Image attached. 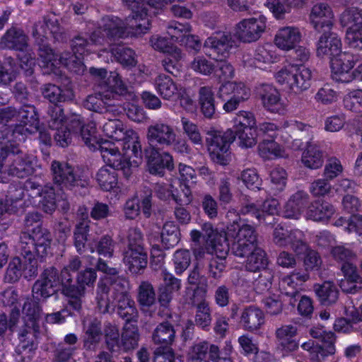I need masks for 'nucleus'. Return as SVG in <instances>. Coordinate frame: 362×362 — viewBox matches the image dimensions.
I'll use <instances>...</instances> for the list:
<instances>
[{
	"mask_svg": "<svg viewBox=\"0 0 362 362\" xmlns=\"http://www.w3.org/2000/svg\"><path fill=\"white\" fill-rule=\"evenodd\" d=\"M122 1L132 11L125 21L116 16H106L103 20V28L111 42L129 36H139L150 29V20L143 8L144 0Z\"/></svg>",
	"mask_w": 362,
	"mask_h": 362,
	"instance_id": "f257e3e1",
	"label": "nucleus"
},
{
	"mask_svg": "<svg viewBox=\"0 0 362 362\" xmlns=\"http://www.w3.org/2000/svg\"><path fill=\"white\" fill-rule=\"evenodd\" d=\"M40 298H28L25 300L22 313L24 325L18 334L19 344L16 348L18 362H30L37 349V338L40 334L42 308Z\"/></svg>",
	"mask_w": 362,
	"mask_h": 362,
	"instance_id": "f03ea898",
	"label": "nucleus"
},
{
	"mask_svg": "<svg viewBox=\"0 0 362 362\" xmlns=\"http://www.w3.org/2000/svg\"><path fill=\"white\" fill-rule=\"evenodd\" d=\"M108 81V88L102 93L88 95L83 101L84 107L97 112L119 114L122 109L120 102L123 99L130 100L133 94L117 73L111 72Z\"/></svg>",
	"mask_w": 362,
	"mask_h": 362,
	"instance_id": "7ed1b4c3",
	"label": "nucleus"
},
{
	"mask_svg": "<svg viewBox=\"0 0 362 362\" xmlns=\"http://www.w3.org/2000/svg\"><path fill=\"white\" fill-rule=\"evenodd\" d=\"M19 143L5 141L0 148V173L23 179L34 173V158L23 151Z\"/></svg>",
	"mask_w": 362,
	"mask_h": 362,
	"instance_id": "20e7f679",
	"label": "nucleus"
},
{
	"mask_svg": "<svg viewBox=\"0 0 362 362\" xmlns=\"http://www.w3.org/2000/svg\"><path fill=\"white\" fill-rule=\"evenodd\" d=\"M50 173L53 184L64 194L67 192L76 193L89 185L90 180L86 173L65 161L52 160Z\"/></svg>",
	"mask_w": 362,
	"mask_h": 362,
	"instance_id": "39448f33",
	"label": "nucleus"
},
{
	"mask_svg": "<svg viewBox=\"0 0 362 362\" xmlns=\"http://www.w3.org/2000/svg\"><path fill=\"white\" fill-rule=\"evenodd\" d=\"M18 112L19 123L3 128L0 137L2 141L22 142L39 129L40 119L35 106L23 105Z\"/></svg>",
	"mask_w": 362,
	"mask_h": 362,
	"instance_id": "423d86ee",
	"label": "nucleus"
},
{
	"mask_svg": "<svg viewBox=\"0 0 362 362\" xmlns=\"http://www.w3.org/2000/svg\"><path fill=\"white\" fill-rule=\"evenodd\" d=\"M52 236L47 229L37 227L32 229V233L22 232L20 235L18 249L23 258L45 257L50 249Z\"/></svg>",
	"mask_w": 362,
	"mask_h": 362,
	"instance_id": "0eeeda50",
	"label": "nucleus"
},
{
	"mask_svg": "<svg viewBox=\"0 0 362 362\" xmlns=\"http://www.w3.org/2000/svg\"><path fill=\"white\" fill-rule=\"evenodd\" d=\"M235 140L233 130L226 132L210 127L206 131V145L211 159L216 163L226 165L228 163L230 144Z\"/></svg>",
	"mask_w": 362,
	"mask_h": 362,
	"instance_id": "6e6552de",
	"label": "nucleus"
},
{
	"mask_svg": "<svg viewBox=\"0 0 362 362\" xmlns=\"http://www.w3.org/2000/svg\"><path fill=\"white\" fill-rule=\"evenodd\" d=\"M280 84H286L295 93H301L311 85L312 71L303 64H292L281 69L275 74Z\"/></svg>",
	"mask_w": 362,
	"mask_h": 362,
	"instance_id": "1a4fd4ad",
	"label": "nucleus"
},
{
	"mask_svg": "<svg viewBox=\"0 0 362 362\" xmlns=\"http://www.w3.org/2000/svg\"><path fill=\"white\" fill-rule=\"evenodd\" d=\"M228 236L233 238L230 240L231 252L237 257H245L252 249L258 247L257 233L255 228L249 224H244L238 227V232L232 231L227 228Z\"/></svg>",
	"mask_w": 362,
	"mask_h": 362,
	"instance_id": "9d476101",
	"label": "nucleus"
},
{
	"mask_svg": "<svg viewBox=\"0 0 362 362\" xmlns=\"http://www.w3.org/2000/svg\"><path fill=\"white\" fill-rule=\"evenodd\" d=\"M340 24L346 27V40L354 48H362V9H346L340 16Z\"/></svg>",
	"mask_w": 362,
	"mask_h": 362,
	"instance_id": "9b49d317",
	"label": "nucleus"
},
{
	"mask_svg": "<svg viewBox=\"0 0 362 362\" xmlns=\"http://www.w3.org/2000/svg\"><path fill=\"white\" fill-rule=\"evenodd\" d=\"M250 96V89L244 83L237 82L223 83L218 93V97L226 101L223 108L226 112L236 110L239 104L247 100Z\"/></svg>",
	"mask_w": 362,
	"mask_h": 362,
	"instance_id": "f8f14e48",
	"label": "nucleus"
},
{
	"mask_svg": "<svg viewBox=\"0 0 362 362\" xmlns=\"http://www.w3.org/2000/svg\"><path fill=\"white\" fill-rule=\"evenodd\" d=\"M177 135L173 126L161 121L153 122L147 127L146 139L149 147H171Z\"/></svg>",
	"mask_w": 362,
	"mask_h": 362,
	"instance_id": "ddd939ff",
	"label": "nucleus"
},
{
	"mask_svg": "<svg viewBox=\"0 0 362 362\" xmlns=\"http://www.w3.org/2000/svg\"><path fill=\"white\" fill-rule=\"evenodd\" d=\"M98 149L103 161L115 170H121L126 178L132 173V165L129 159L124 157L119 151L120 146H115L107 141L102 143Z\"/></svg>",
	"mask_w": 362,
	"mask_h": 362,
	"instance_id": "4468645a",
	"label": "nucleus"
},
{
	"mask_svg": "<svg viewBox=\"0 0 362 362\" xmlns=\"http://www.w3.org/2000/svg\"><path fill=\"white\" fill-rule=\"evenodd\" d=\"M206 52L215 60L227 58L235 47V41L229 33H217L208 37L204 45Z\"/></svg>",
	"mask_w": 362,
	"mask_h": 362,
	"instance_id": "2eb2a0df",
	"label": "nucleus"
},
{
	"mask_svg": "<svg viewBox=\"0 0 362 362\" xmlns=\"http://www.w3.org/2000/svg\"><path fill=\"white\" fill-rule=\"evenodd\" d=\"M59 285L58 270L54 267L46 268L41 274L40 277L33 286V296L43 300L57 293V287Z\"/></svg>",
	"mask_w": 362,
	"mask_h": 362,
	"instance_id": "dca6fc26",
	"label": "nucleus"
},
{
	"mask_svg": "<svg viewBox=\"0 0 362 362\" xmlns=\"http://www.w3.org/2000/svg\"><path fill=\"white\" fill-rule=\"evenodd\" d=\"M360 61L358 54L341 52L332 59L330 66L332 78L337 82L349 83L351 81L350 70Z\"/></svg>",
	"mask_w": 362,
	"mask_h": 362,
	"instance_id": "f3484780",
	"label": "nucleus"
},
{
	"mask_svg": "<svg viewBox=\"0 0 362 362\" xmlns=\"http://www.w3.org/2000/svg\"><path fill=\"white\" fill-rule=\"evenodd\" d=\"M148 169L151 174L163 176L165 170L174 168L173 158L168 152L161 151L160 148H151L145 150Z\"/></svg>",
	"mask_w": 362,
	"mask_h": 362,
	"instance_id": "a211bd4d",
	"label": "nucleus"
},
{
	"mask_svg": "<svg viewBox=\"0 0 362 362\" xmlns=\"http://www.w3.org/2000/svg\"><path fill=\"white\" fill-rule=\"evenodd\" d=\"M266 28V18L260 16L257 18L244 19L236 25L235 34L243 42H252L261 37Z\"/></svg>",
	"mask_w": 362,
	"mask_h": 362,
	"instance_id": "6ab92c4d",
	"label": "nucleus"
},
{
	"mask_svg": "<svg viewBox=\"0 0 362 362\" xmlns=\"http://www.w3.org/2000/svg\"><path fill=\"white\" fill-rule=\"evenodd\" d=\"M97 274L95 269L87 268L81 271L76 276L74 300H69V305L76 311L82 308L83 298L86 295V286H93L96 281Z\"/></svg>",
	"mask_w": 362,
	"mask_h": 362,
	"instance_id": "aec40b11",
	"label": "nucleus"
},
{
	"mask_svg": "<svg viewBox=\"0 0 362 362\" xmlns=\"http://www.w3.org/2000/svg\"><path fill=\"white\" fill-rule=\"evenodd\" d=\"M341 42L337 34L325 30L317 45L318 57H327L330 62L332 59L340 54Z\"/></svg>",
	"mask_w": 362,
	"mask_h": 362,
	"instance_id": "412c9836",
	"label": "nucleus"
},
{
	"mask_svg": "<svg viewBox=\"0 0 362 362\" xmlns=\"http://www.w3.org/2000/svg\"><path fill=\"white\" fill-rule=\"evenodd\" d=\"M310 20L317 31L320 32L326 28L329 30L334 23V13L327 4L318 3L312 8Z\"/></svg>",
	"mask_w": 362,
	"mask_h": 362,
	"instance_id": "4be33fe9",
	"label": "nucleus"
},
{
	"mask_svg": "<svg viewBox=\"0 0 362 362\" xmlns=\"http://www.w3.org/2000/svg\"><path fill=\"white\" fill-rule=\"evenodd\" d=\"M263 106L269 112L283 115L286 106L281 100L279 91L272 85L264 84L258 90Z\"/></svg>",
	"mask_w": 362,
	"mask_h": 362,
	"instance_id": "5701e85b",
	"label": "nucleus"
},
{
	"mask_svg": "<svg viewBox=\"0 0 362 362\" xmlns=\"http://www.w3.org/2000/svg\"><path fill=\"white\" fill-rule=\"evenodd\" d=\"M163 284L159 287L158 300L160 305L168 308L175 293L181 288V280L166 271L162 272Z\"/></svg>",
	"mask_w": 362,
	"mask_h": 362,
	"instance_id": "b1692460",
	"label": "nucleus"
},
{
	"mask_svg": "<svg viewBox=\"0 0 362 362\" xmlns=\"http://www.w3.org/2000/svg\"><path fill=\"white\" fill-rule=\"evenodd\" d=\"M111 288L108 285L107 279H100L95 290V309L101 314L110 313L114 311L115 305L111 300Z\"/></svg>",
	"mask_w": 362,
	"mask_h": 362,
	"instance_id": "393cba45",
	"label": "nucleus"
},
{
	"mask_svg": "<svg viewBox=\"0 0 362 362\" xmlns=\"http://www.w3.org/2000/svg\"><path fill=\"white\" fill-rule=\"evenodd\" d=\"M0 46L1 48L23 52L29 47L28 37L22 30L11 28L1 37Z\"/></svg>",
	"mask_w": 362,
	"mask_h": 362,
	"instance_id": "a878e982",
	"label": "nucleus"
},
{
	"mask_svg": "<svg viewBox=\"0 0 362 362\" xmlns=\"http://www.w3.org/2000/svg\"><path fill=\"white\" fill-rule=\"evenodd\" d=\"M308 203L309 195L303 191H298L286 202L284 210V216L298 219Z\"/></svg>",
	"mask_w": 362,
	"mask_h": 362,
	"instance_id": "bb28decb",
	"label": "nucleus"
},
{
	"mask_svg": "<svg viewBox=\"0 0 362 362\" xmlns=\"http://www.w3.org/2000/svg\"><path fill=\"white\" fill-rule=\"evenodd\" d=\"M123 262L132 273L137 274L147 266V252L140 248L125 250L123 252Z\"/></svg>",
	"mask_w": 362,
	"mask_h": 362,
	"instance_id": "cd10ccee",
	"label": "nucleus"
},
{
	"mask_svg": "<svg viewBox=\"0 0 362 362\" xmlns=\"http://www.w3.org/2000/svg\"><path fill=\"white\" fill-rule=\"evenodd\" d=\"M309 279L306 272H293L290 275L284 276L279 281V288L286 296L295 298L298 295V286Z\"/></svg>",
	"mask_w": 362,
	"mask_h": 362,
	"instance_id": "c85d7f7f",
	"label": "nucleus"
},
{
	"mask_svg": "<svg viewBox=\"0 0 362 362\" xmlns=\"http://www.w3.org/2000/svg\"><path fill=\"white\" fill-rule=\"evenodd\" d=\"M341 271L344 275V279L340 284L341 289L346 293H356L361 288L362 283V278L358 274L356 267L353 264H343Z\"/></svg>",
	"mask_w": 362,
	"mask_h": 362,
	"instance_id": "c756f323",
	"label": "nucleus"
},
{
	"mask_svg": "<svg viewBox=\"0 0 362 362\" xmlns=\"http://www.w3.org/2000/svg\"><path fill=\"white\" fill-rule=\"evenodd\" d=\"M241 322L245 329L257 330L264 323V314L260 308L255 305L246 307L241 314Z\"/></svg>",
	"mask_w": 362,
	"mask_h": 362,
	"instance_id": "7c9ffc66",
	"label": "nucleus"
},
{
	"mask_svg": "<svg viewBox=\"0 0 362 362\" xmlns=\"http://www.w3.org/2000/svg\"><path fill=\"white\" fill-rule=\"evenodd\" d=\"M175 338V330L173 325L168 322L158 325L152 334V340L155 344L160 345L159 348H170Z\"/></svg>",
	"mask_w": 362,
	"mask_h": 362,
	"instance_id": "2f4dec72",
	"label": "nucleus"
},
{
	"mask_svg": "<svg viewBox=\"0 0 362 362\" xmlns=\"http://www.w3.org/2000/svg\"><path fill=\"white\" fill-rule=\"evenodd\" d=\"M247 255L245 267L251 272H259L268 269L269 259L266 252L261 247H256Z\"/></svg>",
	"mask_w": 362,
	"mask_h": 362,
	"instance_id": "473e14b6",
	"label": "nucleus"
},
{
	"mask_svg": "<svg viewBox=\"0 0 362 362\" xmlns=\"http://www.w3.org/2000/svg\"><path fill=\"white\" fill-rule=\"evenodd\" d=\"M155 86L163 99L173 100L180 95L181 88H179L173 79L165 74H160L156 77Z\"/></svg>",
	"mask_w": 362,
	"mask_h": 362,
	"instance_id": "72a5a7b5",
	"label": "nucleus"
},
{
	"mask_svg": "<svg viewBox=\"0 0 362 362\" xmlns=\"http://www.w3.org/2000/svg\"><path fill=\"white\" fill-rule=\"evenodd\" d=\"M81 214L82 220L78 222L74 230V245L76 250L81 253L84 251L87 242V235L89 229V221L88 220V212L86 208L80 207L78 211Z\"/></svg>",
	"mask_w": 362,
	"mask_h": 362,
	"instance_id": "f704fd0d",
	"label": "nucleus"
},
{
	"mask_svg": "<svg viewBox=\"0 0 362 362\" xmlns=\"http://www.w3.org/2000/svg\"><path fill=\"white\" fill-rule=\"evenodd\" d=\"M301 35L296 28L286 27L279 30L275 37L276 45L281 49L290 50L294 48L300 40Z\"/></svg>",
	"mask_w": 362,
	"mask_h": 362,
	"instance_id": "c9c22d12",
	"label": "nucleus"
},
{
	"mask_svg": "<svg viewBox=\"0 0 362 362\" xmlns=\"http://www.w3.org/2000/svg\"><path fill=\"white\" fill-rule=\"evenodd\" d=\"M296 332L297 328L293 325H283L276 330V337L279 345L286 352H292L298 349V343L293 339Z\"/></svg>",
	"mask_w": 362,
	"mask_h": 362,
	"instance_id": "e433bc0d",
	"label": "nucleus"
},
{
	"mask_svg": "<svg viewBox=\"0 0 362 362\" xmlns=\"http://www.w3.org/2000/svg\"><path fill=\"white\" fill-rule=\"evenodd\" d=\"M301 161L308 168L318 169L324 163L323 151L317 144L308 142L303 152Z\"/></svg>",
	"mask_w": 362,
	"mask_h": 362,
	"instance_id": "4c0bfd02",
	"label": "nucleus"
},
{
	"mask_svg": "<svg viewBox=\"0 0 362 362\" xmlns=\"http://www.w3.org/2000/svg\"><path fill=\"white\" fill-rule=\"evenodd\" d=\"M137 301L141 310L148 313L156 304V296L153 285L148 281H142L137 289Z\"/></svg>",
	"mask_w": 362,
	"mask_h": 362,
	"instance_id": "58836bf2",
	"label": "nucleus"
},
{
	"mask_svg": "<svg viewBox=\"0 0 362 362\" xmlns=\"http://www.w3.org/2000/svg\"><path fill=\"white\" fill-rule=\"evenodd\" d=\"M41 92L45 99L54 104L71 100L74 98V93L71 89L62 90L60 87L51 83L45 84L41 88Z\"/></svg>",
	"mask_w": 362,
	"mask_h": 362,
	"instance_id": "ea45409f",
	"label": "nucleus"
},
{
	"mask_svg": "<svg viewBox=\"0 0 362 362\" xmlns=\"http://www.w3.org/2000/svg\"><path fill=\"white\" fill-rule=\"evenodd\" d=\"M334 213V206L327 202L315 201L308 207L307 216L320 221L329 218Z\"/></svg>",
	"mask_w": 362,
	"mask_h": 362,
	"instance_id": "a19ab883",
	"label": "nucleus"
},
{
	"mask_svg": "<svg viewBox=\"0 0 362 362\" xmlns=\"http://www.w3.org/2000/svg\"><path fill=\"white\" fill-rule=\"evenodd\" d=\"M105 134L113 140L121 143L127 138L129 130H127L123 122L118 119H107L103 126Z\"/></svg>",
	"mask_w": 362,
	"mask_h": 362,
	"instance_id": "79ce46f5",
	"label": "nucleus"
},
{
	"mask_svg": "<svg viewBox=\"0 0 362 362\" xmlns=\"http://www.w3.org/2000/svg\"><path fill=\"white\" fill-rule=\"evenodd\" d=\"M199 103L204 117L211 118L215 113L214 94L211 86H202L199 89Z\"/></svg>",
	"mask_w": 362,
	"mask_h": 362,
	"instance_id": "37998d69",
	"label": "nucleus"
},
{
	"mask_svg": "<svg viewBox=\"0 0 362 362\" xmlns=\"http://www.w3.org/2000/svg\"><path fill=\"white\" fill-rule=\"evenodd\" d=\"M115 59L126 68L134 67L137 64V56L135 52L123 45L116 46L111 49Z\"/></svg>",
	"mask_w": 362,
	"mask_h": 362,
	"instance_id": "c03bdc74",
	"label": "nucleus"
},
{
	"mask_svg": "<svg viewBox=\"0 0 362 362\" xmlns=\"http://www.w3.org/2000/svg\"><path fill=\"white\" fill-rule=\"evenodd\" d=\"M314 288L317 296L322 304L331 305L337 302L339 291L333 283L325 281L321 285H315Z\"/></svg>",
	"mask_w": 362,
	"mask_h": 362,
	"instance_id": "a18cd8bd",
	"label": "nucleus"
},
{
	"mask_svg": "<svg viewBox=\"0 0 362 362\" xmlns=\"http://www.w3.org/2000/svg\"><path fill=\"white\" fill-rule=\"evenodd\" d=\"M192 305L196 306L197 308L194 319L195 325L204 329L209 327L212 320L209 303L206 300L202 299L197 304L193 300Z\"/></svg>",
	"mask_w": 362,
	"mask_h": 362,
	"instance_id": "49530a36",
	"label": "nucleus"
},
{
	"mask_svg": "<svg viewBox=\"0 0 362 362\" xmlns=\"http://www.w3.org/2000/svg\"><path fill=\"white\" fill-rule=\"evenodd\" d=\"M139 340L138 327L132 323H126L121 337V346L125 351L137 347Z\"/></svg>",
	"mask_w": 362,
	"mask_h": 362,
	"instance_id": "de8ad7c7",
	"label": "nucleus"
},
{
	"mask_svg": "<svg viewBox=\"0 0 362 362\" xmlns=\"http://www.w3.org/2000/svg\"><path fill=\"white\" fill-rule=\"evenodd\" d=\"M180 240L179 227L174 221H167L163 226L161 242L165 248L175 246Z\"/></svg>",
	"mask_w": 362,
	"mask_h": 362,
	"instance_id": "09e8293b",
	"label": "nucleus"
},
{
	"mask_svg": "<svg viewBox=\"0 0 362 362\" xmlns=\"http://www.w3.org/2000/svg\"><path fill=\"white\" fill-rule=\"evenodd\" d=\"M38 197L41 198L39 204L42 210L46 214H52L57 208L54 187L50 183L44 185L43 190Z\"/></svg>",
	"mask_w": 362,
	"mask_h": 362,
	"instance_id": "8fccbe9b",
	"label": "nucleus"
},
{
	"mask_svg": "<svg viewBox=\"0 0 362 362\" xmlns=\"http://www.w3.org/2000/svg\"><path fill=\"white\" fill-rule=\"evenodd\" d=\"M96 180L105 191H110L117 185V173L114 169L101 168L96 174Z\"/></svg>",
	"mask_w": 362,
	"mask_h": 362,
	"instance_id": "3c124183",
	"label": "nucleus"
},
{
	"mask_svg": "<svg viewBox=\"0 0 362 362\" xmlns=\"http://www.w3.org/2000/svg\"><path fill=\"white\" fill-rule=\"evenodd\" d=\"M182 57L181 50L177 47L168 52V55L162 60V65L166 71L177 76L182 68L180 61Z\"/></svg>",
	"mask_w": 362,
	"mask_h": 362,
	"instance_id": "603ef678",
	"label": "nucleus"
},
{
	"mask_svg": "<svg viewBox=\"0 0 362 362\" xmlns=\"http://www.w3.org/2000/svg\"><path fill=\"white\" fill-rule=\"evenodd\" d=\"M258 151L261 157L267 159L282 157L284 155L283 148L274 139L262 140L258 145Z\"/></svg>",
	"mask_w": 362,
	"mask_h": 362,
	"instance_id": "864d4df0",
	"label": "nucleus"
},
{
	"mask_svg": "<svg viewBox=\"0 0 362 362\" xmlns=\"http://www.w3.org/2000/svg\"><path fill=\"white\" fill-rule=\"evenodd\" d=\"M95 124L93 122L83 126L80 130V136L85 144L93 151L98 150L103 141H100L96 135Z\"/></svg>",
	"mask_w": 362,
	"mask_h": 362,
	"instance_id": "5fc2aeb1",
	"label": "nucleus"
},
{
	"mask_svg": "<svg viewBox=\"0 0 362 362\" xmlns=\"http://www.w3.org/2000/svg\"><path fill=\"white\" fill-rule=\"evenodd\" d=\"M72 273L67 268L64 267L59 274L62 293L68 298V301L74 300L76 284L73 282Z\"/></svg>",
	"mask_w": 362,
	"mask_h": 362,
	"instance_id": "6e6d98bb",
	"label": "nucleus"
},
{
	"mask_svg": "<svg viewBox=\"0 0 362 362\" xmlns=\"http://www.w3.org/2000/svg\"><path fill=\"white\" fill-rule=\"evenodd\" d=\"M233 133L239 146L242 148H252L257 144L256 128L235 129Z\"/></svg>",
	"mask_w": 362,
	"mask_h": 362,
	"instance_id": "4d7b16f0",
	"label": "nucleus"
},
{
	"mask_svg": "<svg viewBox=\"0 0 362 362\" xmlns=\"http://www.w3.org/2000/svg\"><path fill=\"white\" fill-rule=\"evenodd\" d=\"M39 45V57L42 60V66L49 69L54 72L57 66L58 54L53 52V50L45 43L37 42Z\"/></svg>",
	"mask_w": 362,
	"mask_h": 362,
	"instance_id": "13d9d810",
	"label": "nucleus"
},
{
	"mask_svg": "<svg viewBox=\"0 0 362 362\" xmlns=\"http://www.w3.org/2000/svg\"><path fill=\"white\" fill-rule=\"evenodd\" d=\"M287 242V246L298 255L303 254L308 250L304 233L298 229L290 230Z\"/></svg>",
	"mask_w": 362,
	"mask_h": 362,
	"instance_id": "bf43d9fd",
	"label": "nucleus"
},
{
	"mask_svg": "<svg viewBox=\"0 0 362 362\" xmlns=\"http://www.w3.org/2000/svg\"><path fill=\"white\" fill-rule=\"evenodd\" d=\"M183 133L194 145H202L203 139L198 126L188 118L181 117Z\"/></svg>",
	"mask_w": 362,
	"mask_h": 362,
	"instance_id": "052dcab7",
	"label": "nucleus"
},
{
	"mask_svg": "<svg viewBox=\"0 0 362 362\" xmlns=\"http://www.w3.org/2000/svg\"><path fill=\"white\" fill-rule=\"evenodd\" d=\"M74 53L64 52L58 54L57 66L63 65L67 67L71 71L75 72L78 74H82L84 71V66L81 62L76 61L77 57Z\"/></svg>",
	"mask_w": 362,
	"mask_h": 362,
	"instance_id": "680f3d73",
	"label": "nucleus"
},
{
	"mask_svg": "<svg viewBox=\"0 0 362 362\" xmlns=\"http://www.w3.org/2000/svg\"><path fill=\"white\" fill-rule=\"evenodd\" d=\"M173 265L177 275L182 274L191 263V254L187 250H177L173 255Z\"/></svg>",
	"mask_w": 362,
	"mask_h": 362,
	"instance_id": "e2e57ef3",
	"label": "nucleus"
},
{
	"mask_svg": "<svg viewBox=\"0 0 362 362\" xmlns=\"http://www.w3.org/2000/svg\"><path fill=\"white\" fill-rule=\"evenodd\" d=\"M48 125L52 129H59L64 127L66 122V116L64 110L59 105H50L47 110Z\"/></svg>",
	"mask_w": 362,
	"mask_h": 362,
	"instance_id": "0e129e2a",
	"label": "nucleus"
},
{
	"mask_svg": "<svg viewBox=\"0 0 362 362\" xmlns=\"http://www.w3.org/2000/svg\"><path fill=\"white\" fill-rule=\"evenodd\" d=\"M105 341L107 349L113 352L116 347H119V332L118 327L110 322L105 323L104 326Z\"/></svg>",
	"mask_w": 362,
	"mask_h": 362,
	"instance_id": "69168bd1",
	"label": "nucleus"
},
{
	"mask_svg": "<svg viewBox=\"0 0 362 362\" xmlns=\"http://www.w3.org/2000/svg\"><path fill=\"white\" fill-rule=\"evenodd\" d=\"M343 103L346 110L362 114V90H356L346 95Z\"/></svg>",
	"mask_w": 362,
	"mask_h": 362,
	"instance_id": "338daca9",
	"label": "nucleus"
},
{
	"mask_svg": "<svg viewBox=\"0 0 362 362\" xmlns=\"http://www.w3.org/2000/svg\"><path fill=\"white\" fill-rule=\"evenodd\" d=\"M119 145L124 151H131L132 155L136 157L141 155V144L139 141V136L136 132L129 130L127 138Z\"/></svg>",
	"mask_w": 362,
	"mask_h": 362,
	"instance_id": "774afa93",
	"label": "nucleus"
}]
</instances>
